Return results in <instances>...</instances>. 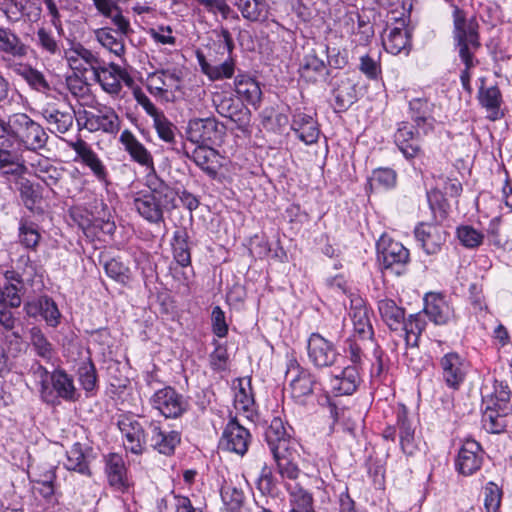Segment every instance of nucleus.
<instances>
[{
	"instance_id": "nucleus-1",
	"label": "nucleus",
	"mask_w": 512,
	"mask_h": 512,
	"mask_svg": "<svg viewBox=\"0 0 512 512\" xmlns=\"http://www.w3.org/2000/svg\"><path fill=\"white\" fill-rule=\"evenodd\" d=\"M453 24L456 47L460 59L465 64L460 79L463 87L469 89L470 69L478 63L474 54L481 46L478 33L479 25L475 17L467 18L466 12L457 6L453 10Z\"/></svg>"
},
{
	"instance_id": "nucleus-2",
	"label": "nucleus",
	"mask_w": 512,
	"mask_h": 512,
	"mask_svg": "<svg viewBox=\"0 0 512 512\" xmlns=\"http://www.w3.org/2000/svg\"><path fill=\"white\" fill-rule=\"evenodd\" d=\"M147 191H141L134 197L137 212L151 223L163 221V209L174 207L175 192L155 174L147 175Z\"/></svg>"
},
{
	"instance_id": "nucleus-3",
	"label": "nucleus",
	"mask_w": 512,
	"mask_h": 512,
	"mask_svg": "<svg viewBox=\"0 0 512 512\" xmlns=\"http://www.w3.org/2000/svg\"><path fill=\"white\" fill-rule=\"evenodd\" d=\"M10 136L30 151H37L46 146L48 134L44 128L26 113L9 116Z\"/></svg>"
},
{
	"instance_id": "nucleus-4",
	"label": "nucleus",
	"mask_w": 512,
	"mask_h": 512,
	"mask_svg": "<svg viewBox=\"0 0 512 512\" xmlns=\"http://www.w3.org/2000/svg\"><path fill=\"white\" fill-rule=\"evenodd\" d=\"M349 316L353 324L354 334L358 335L363 341H369L368 344L374 347V361L371 360L372 373L379 375L383 369L382 351L378 345L372 342L373 328L368 308L365 306L361 298L351 300Z\"/></svg>"
},
{
	"instance_id": "nucleus-5",
	"label": "nucleus",
	"mask_w": 512,
	"mask_h": 512,
	"mask_svg": "<svg viewBox=\"0 0 512 512\" xmlns=\"http://www.w3.org/2000/svg\"><path fill=\"white\" fill-rule=\"evenodd\" d=\"M186 133L192 143L216 144L222 140L224 127L215 118H195L189 121Z\"/></svg>"
},
{
	"instance_id": "nucleus-6",
	"label": "nucleus",
	"mask_w": 512,
	"mask_h": 512,
	"mask_svg": "<svg viewBox=\"0 0 512 512\" xmlns=\"http://www.w3.org/2000/svg\"><path fill=\"white\" fill-rule=\"evenodd\" d=\"M146 424L149 425L147 421L141 423L133 416H121L118 421V427L123 436V444L126 450L136 455H140L144 452L145 445L149 440L145 433Z\"/></svg>"
},
{
	"instance_id": "nucleus-7",
	"label": "nucleus",
	"mask_w": 512,
	"mask_h": 512,
	"mask_svg": "<svg viewBox=\"0 0 512 512\" xmlns=\"http://www.w3.org/2000/svg\"><path fill=\"white\" fill-rule=\"evenodd\" d=\"M150 404L166 418H178L188 407L184 397L170 386L157 390L150 398Z\"/></svg>"
},
{
	"instance_id": "nucleus-8",
	"label": "nucleus",
	"mask_w": 512,
	"mask_h": 512,
	"mask_svg": "<svg viewBox=\"0 0 512 512\" xmlns=\"http://www.w3.org/2000/svg\"><path fill=\"white\" fill-rule=\"evenodd\" d=\"M213 104L219 115L235 122L239 129L244 130L250 125L251 113L249 109L231 95L216 93L213 96Z\"/></svg>"
},
{
	"instance_id": "nucleus-9",
	"label": "nucleus",
	"mask_w": 512,
	"mask_h": 512,
	"mask_svg": "<svg viewBox=\"0 0 512 512\" xmlns=\"http://www.w3.org/2000/svg\"><path fill=\"white\" fill-rule=\"evenodd\" d=\"M286 380L289 381L291 396L297 401L311 395L318 384L314 375L295 361L288 365Z\"/></svg>"
},
{
	"instance_id": "nucleus-10",
	"label": "nucleus",
	"mask_w": 512,
	"mask_h": 512,
	"mask_svg": "<svg viewBox=\"0 0 512 512\" xmlns=\"http://www.w3.org/2000/svg\"><path fill=\"white\" fill-rule=\"evenodd\" d=\"M308 357L318 368L331 367L339 358L334 344L319 333H312L307 341Z\"/></svg>"
},
{
	"instance_id": "nucleus-11",
	"label": "nucleus",
	"mask_w": 512,
	"mask_h": 512,
	"mask_svg": "<svg viewBox=\"0 0 512 512\" xmlns=\"http://www.w3.org/2000/svg\"><path fill=\"white\" fill-rule=\"evenodd\" d=\"M94 77L102 89L111 95H118L121 92L122 82L128 87L134 84V80L129 73L114 63L107 65L104 62L100 69L95 72Z\"/></svg>"
},
{
	"instance_id": "nucleus-12",
	"label": "nucleus",
	"mask_w": 512,
	"mask_h": 512,
	"mask_svg": "<svg viewBox=\"0 0 512 512\" xmlns=\"http://www.w3.org/2000/svg\"><path fill=\"white\" fill-rule=\"evenodd\" d=\"M414 235L424 252L434 255L441 251L448 233L438 224L422 222L415 227Z\"/></svg>"
},
{
	"instance_id": "nucleus-13",
	"label": "nucleus",
	"mask_w": 512,
	"mask_h": 512,
	"mask_svg": "<svg viewBox=\"0 0 512 512\" xmlns=\"http://www.w3.org/2000/svg\"><path fill=\"white\" fill-rule=\"evenodd\" d=\"M250 440L251 435L248 429L242 426L236 418H231L223 431L220 447L243 456L248 450Z\"/></svg>"
},
{
	"instance_id": "nucleus-14",
	"label": "nucleus",
	"mask_w": 512,
	"mask_h": 512,
	"mask_svg": "<svg viewBox=\"0 0 512 512\" xmlns=\"http://www.w3.org/2000/svg\"><path fill=\"white\" fill-rule=\"evenodd\" d=\"M41 115L52 133H66L74 121V112L62 103L45 104L41 109Z\"/></svg>"
},
{
	"instance_id": "nucleus-15",
	"label": "nucleus",
	"mask_w": 512,
	"mask_h": 512,
	"mask_svg": "<svg viewBox=\"0 0 512 512\" xmlns=\"http://www.w3.org/2000/svg\"><path fill=\"white\" fill-rule=\"evenodd\" d=\"M86 127L90 131H102L117 134L121 128V120L115 110L105 105L95 107V112H86Z\"/></svg>"
},
{
	"instance_id": "nucleus-16",
	"label": "nucleus",
	"mask_w": 512,
	"mask_h": 512,
	"mask_svg": "<svg viewBox=\"0 0 512 512\" xmlns=\"http://www.w3.org/2000/svg\"><path fill=\"white\" fill-rule=\"evenodd\" d=\"M272 454L282 479H298L301 475V470L298 467L300 455L297 451V446L288 447L287 444L282 442L280 446L274 449Z\"/></svg>"
},
{
	"instance_id": "nucleus-17",
	"label": "nucleus",
	"mask_w": 512,
	"mask_h": 512,
	"mask_svg": "<svg viewBox=\"0 0 512 512\" xmlns=\"http://www.w3.org/2000/svg\"><path fill=\"white\" fill-rule=\"evenodd\" d=\"M483 462V451L475 440H466L461 446L456 458V469L464 476H470L478 471Z\"/></svg>"
},
{
	"instance_id": "nucleus-18",
	"label": "nucleus",
	"mask_w": 512,
	"mask_h": 512,
	"mask_svg": "<svg viewBox=\"0 0 512 512\" xmlns=\"http://www.w3.org/2000/svg\"><path fill=\"white\" fill-rule=\"evenodd\" d=\"M104 464L105 475L110 487L121 493L128 491L130 483L123 457L117 453H109L104 457Z\"/></svg>"
},
{
	"instance_id": "nucleus-19",
	"label": "nucleus",
	"mask_w": 512,
	"mask_h": 512,
	"mask_svg": "<svg viewBox=\"0 0 512 512\" xmlns=\"http://www.w3.org/2000/svg\"><path fill=\"white\" fill-rule=\"evenodd\" d=\"M149 431L150 437L148 442L154 450L166 456L174 454L176 447L181 442L179 432L163 430L159 423L155 421L149 422Z\"/></svg>"
},
{
	"instance_id": "nucleus-20",
	"label": "nucleus",
	"mask_w": 512,
	"mask_h": 512,
	"mask_svg": "<svg viewBox=\"0 0 512 512\" xmlns=\"http://www.w3.org/2000/svg\"><path fill=\"white\" fill-rule=\"evenodd\" d=\"M187 158L191 159L210 178L215 179L222 167L219 153L208 145H198L192 153L184 151Z\"/></svg>"
},
{
	"instance_id": "nucleus-21",
	"label": "nucleus",
	"mask_w": 512,
	"mask_h": 512,
	"mask_svg": "<svg viewBox=\"0 0 512 512\" xmlns=\"http://www.w3.org/2000/svg\"><path fill=\"white\" fill-rule=\"evenodd\" d=\"M445 383L453 389H458L465 379L467 364L457 353L445 354L440 361Z\"/></svg>"
},
{
	"instance_id": "nucleus-22",
	"label": "nucleus",
	"mask_w": 512,
	"mask_h": 512,
	"mask_svg": "<svg viewBox=\"0 0 512 512\" xmlns=\"http://www.w3.org/2000/svg\"><path fill=\"white\" fill-rule=\"evenodd\" d=\"M69 147L75 151L81 162L90 168L94 176L101 182H107L108 172L101 159L90 145L83 139L69 142Z\"/></svg>"
},
{
	"instance_id": "nucleus-23",
	"label": "nucleus",
	"mask_w": 512,
	"mask_h": 512,
	"mask_svg": "<svg viewBox=\"0 0 512 512\" xmlns=\"http://www.w3.org/2000/svg\"><path fill=\"white\" fill-rule=\"evenodd\" d=\"M382 267L400 275L410 259L409 250L400 242L391 241L379 255Z\"/></svg>"
},
{
	"instance_id": "nucleus-24",
	"label": "nucleus",
	"mask_w": 512,
	"mask_h": 512,
	"mask_svg": "<svg viewBox=\"0 0 512 512\" xmlns=\"http://www.w3.org/2000/svg\"><path fill=\"white\" fill-rule=\"evenodd\" d=\"M397 428L401 450L406 455H414L418 450V443L415 437L416 427L408 418V411L404 405H400L397 411Z\"/></svg>"
},
{
	"instance_id": "nucleus-25",
	"label": "nucleus",
	"mask_w": 512,
	"mask_h": 512,
	"mask_svg": "<svg viewBox=\"0 0 512 512\" xmlns=\"http://www.w3.org/2000/svg\"><path fill=\"white\" fill-rule=\"evenodd\" d=\"M50 388L55 396V403L58 399L67 402H75L79 399L78 393L72 376L68 375L63 369H56L50 375Z\"/></svg>"
},
{
	"instance_id": "nucleus-26",
	"label": "nucleus",
	"mask_w": 512,
	"mask_h": 512,
	"mask_svg": "<svg viewBox=\"0 0 512 512\" xmlns=\"http://www.w3.org/2000/svg\"><path fill=\"white\" fill-rule=\"evenodd\" d=\"M419 136L420 133L415 131L412 124L408 122L399 124L394 139L396 145L406 158H414L421 152Z\"/></svg>"
},
{
	"instance_id": "nucleus-27",
	"label": "nucleus",
	"mask_w": 512,
	"mask_h": 512,
	"mask_svg": "<svg viewBox=\"0 0 512 512\" xmlns=\"http://www.w3.org/2000/svg\"><path fill=\"white\" fill-rule=\"evenodd\" d=\"M334 79L335 83L332 85L335 104L339 111H343L357 100L356 84L344 73L335 75Z\"/></svg>"
},
{
	"instance_id": "nucleus-28",
	"label": "nucleus",
	"mask_w": 512,
	"mask_h": 512,
	"mask_svg": "<svg viewBox=\"0 0 512 512\" xmlns=\"http://www.w3.org/2000/svg\"><path fill=\"white\" fill-rule=\"evenodd\" d=\"M119 141L133 161L154 171V161L151 153L130 130H124L120 135Z\"/></svg>"
},
{
	"instance_id": "nucleus-29",
	"label": "nucleus",
	"mask_w": 512,
	"mask_h": 512,
	"mask_svg": "<svg viewBox=\"0 0 512 512\" xmlns=\"http://www.w3.org/2000/svg\"><path fill=\"white\" fill-rule=\"evenodd\" d=\"M299 73L303 80L310 83H315L328 74L326 64L316 49H311L305 54Z\"/></svg>"
},
{
	"instance_id": "nucleus-30",
	"label": "nucleus",
	"mask_w": 512,
	"mask_h": 512,
	"mask_svg": "<svg viewBox=\"0 0 512 512\" xmlns=\"http://www.w3.org/2000/svg\"><path fill=\"white\" fill-rule=\"evenodd\" d=\"M62 35L63 32L56 29L53 31L42 26L35 32L33 41L41 53L48 56H59L62 51Z\"/></svg>"
},
{
	"instance_id": "nucleus-31",
	"label": "nucleus",
	"mask_w": 512,
	"mask_h": 512,
	"mask_svg": "<svg viewBox=\"0 0 512 512\" xmlns=\"http://www.w3.org/2000/svg\"><path fill=\"white\" fill-rule=\"evenodd\" d=\"M360 375L356 366L343 368L340 374L333 375L330 380L332 392L336 396L351 395L360 383Z\"/></svg>"
},
{
	"instance_id": "nucleus-32",
	"label": "nucleus",
	"mask_w": 512,
	"mask_h": 512,
	"mask_svg": "<svg viewBox=\"0 0 512 512\" xmlns=\"http://www.w3.org/2000/svg\"><path fill=\"white\" fill-rule=\"evenodd\" d=\"M291 128L305 144H313L318 140L320 131L317 122L311 115L300 111L295 112Z\"/></svg>"
},
{
	"instance_id": "nucleus-33",
	"label": "nucleus",
	"mask_w": 512,
	"mask_h": 512,
	"mask_svg": "<svg viewBox=\"0 0 512 512\" xmlns=\"http://www.w3.org/2000/svg\"><path fill=\"white\" fill-rule=\"evenodd\" d=\"M424 312L436 325H444L453 317L452 308L444 297L434 293L426 295Z\"/></svg>"
},
{
	"instance_id": "nucleus-34",
	"label": "nucleus",
	"mask_w": 512,
	"mask_h": 512,
	"mask_svg": "<svg viewBox=\"0 0 512 512\" xmlns=\"http://www.w3.org/2000/svg\"><path fill=\"white\" fill-rule=\"evenodd\" d=\"M0 52L21 59L27 56L28 46L13 30L0 26Z\"/></svg>"
},
{
	"instance_id": "nucleus-35",
	"label": "nucleus",
	"mask_w": 512,
	"mask_h": 512,
	"mask_svg": "<svg viewBox=\"0 0 512 512\" xmlns=\"http://www.w3.org/2000/svg\"><path fill=\"white\" fill-rule=\"evenodd\" d=\"M235 92L238 97L256 107L261 100L262 91L259 83L246 74H238L234 80Z\"/></svg>"
},
{
	"instance_id": "nucleus-36",
	"label": "nucleus",
	"mask_w": 512,
	"mask_h": 512,
	"mask_svg": "<svg viewBox=\"0 0 512 512\" xmlns=\"http://www.w3.org/2000/svg\"><path fill=\"white\" fill-rule=\"evenodd\" d=\"M198 61L202 72L211 81L229 79L235 73V61L230 55L220 64L208 62L202 54H198Z\"/></svg>"
},
{
	"instance_id": "nucleus-37",
	"label": "nucleus",
	"mask_w": 512,
	"mask_h": 512,
	"mask_svg": "<svg viewBox=\"0 0 512 512\" xmlns=\"http://www.w3.org/2000/svg\"><path fill=\"white\" fill-rule=\"evenodd\" d=\"M377 308L381 319L389 329L397 331L402 327L405 310L398 306L394 300L390 298L381 299L378 301Z\"/></svg>"
},
{
	"instance_id": "nucleus-38",
	"label": "nucleus",
	"mask_w": 512,
	"mask_h": 512,
	"mask_svg": "<svg viewBox=\"0 0 512 512\" xmlns=\"http://www.w3.org/2000/svg\"><path fill=\"white\" fill-rule=\"evenodd\" d=\"M510 397L511 392L508 385L496 381L494 392L483 398V404L488 409H495L500 414H510L512 411Z\"/></svg>"
},
{
	"instance_id": "nucleus-39",
	"label": "nucleus",
	"mask_w": 512,
	"mask_h": 512,
	"mask_svg": "<svg viewBox=\"0 0 512 512\" xmlns=\"http://www.w3.org/2000/svg\"><path fill=\"white\" fill-rule=\"evenodd\" d=\"M11 68L18 76L23 78L32 89L41 93L50 91L51 86L44 74L31 65L20 63L11 66Z\"/></svg>"
},
{
	"instance_id": "nucleus-40",
	"label": "nucleus",
	"mask_w": 512,
	"mask_h": 512,
	"mask_svg": "<svg viewBox=\"0 0 512 512\" xmlns=\"http://www.w3.org/2000/svg\"><path fill=\"white\" fill-rule=\"evenodd\" d=\"M479 102L486 109L487 117L492 120H498L503 116L500 110L502 95L497 86L481 87L479 90Z\"/></svg>"
},
{
	"instance_id": "nucleus-41",
	"label": "nucleus",
	"mask_w": 512,
	"mask_h": 512,
	"mask_svg": "<svg viewBox=\"0 0 512 512\" xmlns=\"http://www.w3.org/2000/svg\"><path fill=\"white\" fill-rule=\"evenodd\" d=\"M64 466L67 470L75 471L88 477L92 476L83 446L79 442L74 443L66 452V461Z\"/></svg>"
},
{
	"instance_id": "nucleus-42",
	"label": "nucleus",
	"mask_w": 512,
	"mask_h": 512,
	"mask_svg": "<svg viewBox=\"0 0 512 512\" xmlns=\"http://www.w3.org/2000/svg\"><path fill=\"white\" fill-rule=\"evenodd\" d=\"M97 41L111 53L121 57L125 53L124 35L115 32L110 27H103L95 31Z\"/></svg>"
},
{
	"instance_id": "nucleus-43",
	"label": "nucleus",
	"mask_w": 512,
	"mask_h": 512,
	"mask_svg": "<svg viewBox=\"0 0 512 512\" xmlns=\"http://www.w3.org/2000/svg\"><path fill=\"white\" fill-rule=\"evenodd\" d=\"M30 345L35 354L46 361H50L55 355L53 344L38 327H33L29 331Z\"/></svg>"
},
{
	"instance_id": "nucleus-44",
	"label": "nucleus",
	"mask_w": 512,
	"mask_h": 512,
	"mask_svg": "<svg viewBox=\"0 0 512 512\" xmlns=\"http://www.w3.org/2000/svg\"><path fill=\"white\" fill-rule=\"evenodd\" d=\"M265 437L270 447L271 453L274 452V449L280 446L282 442L287 444L288 447L297 446L294 441L287 437V432L283 421L278 417L273 418L271 421L270 425L266 429Z\"/></svg>"
},
{
	"instance_id": "nucleus-45",
	"label": "nucleus",
	"mask_w": 512,
	"mask_h": 512,
	"mask_svg": "<svg viewBox=\"0 0 512 512\" xmlns=\"http://www.w3.org/2000/svg\"><path fill=\"white\" fill-rule=\"evenodd\" d=\"M426 327V321L420 314H411L407 319L404 318V323L400 329L405 332V341L408 346H418L419 338Z\"/></svg>"
},
{
	"instance_id": "nucleus-46",
	"label": "nucleus",
	"mask_w": 512,
	"mask_h": 512,
	"mask_svg": "<svg viewBox=\"0 0 512 512\" xmlns=\"http://www.w3.org/2000/svg\"><path fill=\"white\" fill-rule=\"evenodd\" d=\"M236 6L249 21L265 20L268 16V6L262 0H236Z\"/></svg>"
},
{
	"instance_id": "nucleus-47",
	"label": "nucleus",
	"mask_w": 512,
	"mask_h": 512,
	"mask_svg": "<svg viewBox=\"0 0 512 512\" xmlns=\"http://www.w3.org/2000/svg\"><path fill=\"white\" fill-rule=\"evenodd\" d=\"M172 246L176 262L182 267L188 266L191 263V255L188 234L185 229H178L174 232Z\"/></svg>"
},
{
	"instance_id": "nucleus-48",
	"label": "nucleus",
	"mask_w": 512,
	"mask_h": 512,
	"mask_svg": "<svg viewBox=\"0 0 512 512\" xmlns=\"http://www.w3.org/2000/svg\"><path fill=\"white\" fill-rule=\"evenodd\" d=\"M383 45L388 53L397 55L409 46V35L405 29L394 27L389 30Z\"/></svg>"
},
{
	"instance_id": "nucleus-49",
	"label": "nucleus",
	"mask_w": 512,
	"mask_h": 512,
	"mask_svg": "<svg viewBox=\"0 0 512 512\" xmlns=\"http://www.w3.org/2000/svg\"><path fill=\"white\" fill-rule=\"evenodd\" d=\"M41 239L38 225L26 218L19 223V241L27 249L35 250Z\"/></svg>"
},
{
	"instance_id": "nucleus-50",
	"label": "nucleus",
	"mask_w": 512,
	"mask_h": 512,
	"mask_svg": "<svg viewBox=\"0 0 512 512\" xmlns=\"http://www.w3.org/2000/svg\"><path fill=\"white\" fill-rule=\"evenodd\" d=\"M287 490L290 494L292 509L300 512H315L313 509V497L299 485L291 486L287 484Z\"/></svg>"
},
{
	"instance_id": "nucleus-51",
	"label": "nucleus",
	"mask_w": 512,
	"mask_h": 512,
	"mask_svg": "<svg viewBox=\"0 0 512 512\" xmlns=\"http://www.w3.org/2000/svg\"><path fill=\"white\" fill-rule=\"evenodd\" d=\"M409 108L417 127H422L431 119L434 104L425 98H414L409 102Z\"/></svg>"
},
{
	"instance_id": "nucleus-52",
	"label": "nucleus",
	"mask_w": 512,
	"mask_h": 512,
	"mask_svg": "<svg viewBox=\"0 0 512 512\" xmlns=\"http://www.w3.org/2000/svg\"><path fill=\"white\" fill-rule=\"evenodd\" d=\"M221 498L228 512L240 510L244 503V493L231 484H226L221 489Z\"/></svg>"
},
{
	"instance_id": "nucleus-53",
	"label": "nucleus",
	"mask_w": 512,
	"mask_h": 512,
	"mask_svg": "<svg viewBox=\"0 0 512 512\" xmlns=\"http://www.w3.org/2000/svg\"><path fill=\"white\" fill-rule=\"evenodd\" d=\"M78 381L81 387L91 393L97 389V372L91 361L82 362L77 371Z\"/></svg>"
},
{
	"instance_id": "nucleus-54",
	"label": "nucleus",
	"mask_w": 512,
	"mask_h": 512,
	"mask_svg": "<svg viewBox=\"0 0 512 512\" xmlns=\"http://www.w3.org/2000/svg\"><path fill=\"white\" fill-rule=\"evenodd\" d=\"M16 185L25 207L28 208L29 210H33L35 204L41 198L38 189L33 185V183L30 180L24 177H20V179L16 181Z\"/></svg>"
},
{
	"instance_id": "nucleus-55",
	"label": "nucleus",
	"mask_w": 512,
	"mask_h": 512,
	"mask_svg": "<svg viewBox=\"0 0 512 512\" xmlns=\"http://www.w3.org/2000/svg\"><path fill=\"white\" fill-rule=\"evenodd\" d=\"M33 374L41 386L40 395L42 400L49 404H55V396L50 388L51 373L41 364L37 363L33 366Z\"/></svg>"
},
{
	"instance_id": "nucleus-56",
	"label": "nucleus",
	"mask_w": 512,
	"mask_h": 512,
	"mask_svg": "<svg viewBox=\"0 0 512 512\" xmlns=\"http://www.w3.org/2000/svg\"><path fill=\"white\" fill-rule=\"evenodd\" d=\"M234 405L239 411L250 412L254 406V398L251 393L250 380L244 383L243 380H239L238 390L234 395Z\"/></svg>"
},
{
	"instance_id": "nucleus-57",
	"label": "nucleus",
	"mask_w": 512,
	"mask_h": 512,
	"mask_svg": "<svg viewBox=\"0 0 512 512\" xmlns=\"http://www.w3.org/2000/svg\"><path fill=\"white\" fill-rule=\"evenodd\" d=\"M483 495L485 512H498L503 496L502 488L490 481L485 485Z\"/></svg>"
},
{
	"instance_id": "nucleus-58",
	"label": "nucleus",
	"mask_w": 512,
	"mask_h": 512,
	"mask_svg": "<svg viewBox=\"0 0 512 512\" xmlns=\"http://www.w3.org/2000/svg\"><path fill=\"white\" fill-rule=\"evenodd\" d=\"M508 414H500L495 409H488L485 406L482 415L483 427L490 433H500L504 430L505 416Z\"/></svg>"
},
{
	"instance_id": "nucleus-59",
	"label": "nucleus",
	"mask_w": 512,
	"mask_h": 512,
	"mask_svg": "<svg viewBox=\"0 0 512 512\" xmlns=\"http://www.w3.org/2000/svg\"><path fill=\"white\" fill-rule=\"evenodd\" d=\"M74 53L81 58L82 67L84 71L91 70L93 74L100 69L104 63L94 52L85 48L81 44L74 46Z\"/></svg>"
},
{
	"instance_id": "nucleus-60",
	"label": "nucleus",
	"mask_w": 512,
	"mask_h": 512,
	"mask_svg": "<svg viewBox=\"0 0 512 512\" xmlns=\"http://www.w3.org/2000/svg\"><path fill=\"white\" fill-rule=\"evenodd\" d=\"M56 474L53 469L47 470L40 478L34 480L33 489L44 498L48 499L54 494V481Z\"/></svg>"
},
{
	"instance_id": "nucleus-61",
	"label": "nucleus",
	"mask_w": 512,
	"mask_h": 512,
	"mask_svg": "<svg viewBox=\"0 0 512 512\" xmlns=\"http://www.w3.org/2000/svg\"><path fill=\"white\" fill-rule=\"evenodd\" d=\"M104 268L109 277L120 283H126L129 280L130 270L119 259H110L105 263Z\"/></svg>"
},
{
	"instance_id": "nucleus-62",
	"label": "nucleus",
	"mask_w": 512,
	"mask_h": 512,
	"mask_svg": "<svg viewBox=\"0 0 512 512\" xmlns=\"http://www.w3.org/2000/svg\"><path fill=\"white\" fill-rule=\"evenodd\" d=\"M397 175L391 168H378L373 171L371 184L379 188L389 189L395 186Z\"/></svg>"
},
{
	"instance_id": "nucleus-63",
	"label": "nucleus",
	"mask_w": 512,
	"mask_h": 512,
	"mask_svg": "<svg viewBox=\"0 0 512 512\" xmlns=\"http://www.w3.org/2000/svg\"><path fill=\"white\" fill-rule=\"evenodd\" d=\"M461 243L468 248H475L482 244L484 235L471 226H462L457 230Z\"/></svg>"
},
{
	"instance_id": "nucleus-64",
	"label": "nucleus",
	"mask_w": 512,
	"mask_h": 512,
	"mask_svg": "<svg viewBox=\"0 0 512 512\" xmlns=\"http://www.w3.org/2000/svg\"><path fill=\"white\" fill-rule=\"evenodd\" d=\"M428 203L434 217L445 218L449 204L439 190H431L427 193Z\"/></svg>"
}]
</instances>
